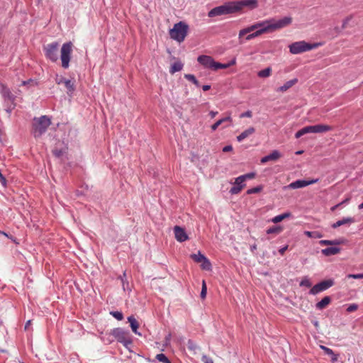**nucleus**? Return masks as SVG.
Segmentation results:
<instances>
[{"mask_svg":"<svg viewBox=\"0 0 363 363\" xmlns=\"http://www.w3.org/2000/svg\"><path fill=\"white\" fill-rule=\"evenodd\" d=\"M32 134L35 138H40L45 132V116L34 118L32 123Z\"/></svg>","mask_w":363,"mask_h":363,"instance_id":"obj_6","label":"nucleus"},{"mask_svg":"<svg viewBox=\"0 0 363 363\" xmlns=\"http://www.w3.org/2000/svg\"><path fill=\"white\" fill-rule=\"evenodd\" d=\"M354 222V219L352 218H345L342 220H338L336 223L332 225L333 228H337L342 225L352 223Z\"/></svg>","mask_w":363,"mask_h":363,"instance_id":"obj_26","label":"nucleus"},{"mask_svg":"<svg viewBox=\"0 0 363 363\" xmlns=\"http://www.w3.org/2000/svg\"><path fill=\"white\" fill-rule=\"evenodd\" d=\"M235 63H236L235 59L232 60L229 63H227V64H223V63L216 62L214 70H218V69H226L230 66L235 65Z\"/></svg>","mask_w":363,"mask_h":363,"instance_id":"obj_23","label":"nucleus"},{"mask_svg":"<svg viewBox=\"0 0 363 363\" xmlns=\"http://www.w3.org/2000/svg\"><path fill=\"white\" fill-rule=\"evenodd\" d=\"M0 92L5 99L10 100L12 99V94L10 91L9 89L3 84L0 85Z\"/></svg>","mask_w":363,"mask_h":363,"instance_id":"obj_21","label":"nucleus"},{"mask_svg":"<svg viewBox=\"0 0 363 363\" xmlns=\"http://www.w3.org/2000/svg\"><path fill=\"white\" fill-rule=\"evenodd\" d=\"M340 252V248L337 247H330L325 249H323L321 252L325 256H331L334 255H337Z\"/></svg>","mask_w":363,"mask_h":363,"instance_id":"obj_17","label":"nucleus"},{"mask_svg":"<svg viewBox=\"0 0 363 363\" xmlns=\"http://www.w3.org/2000/svg\"><path fill=\"white\" fill-rule=\"evenodd\" d=\"M225 122H232V118L230 116V113H228V115L226 117L217 121L214 124H213L211 127V130L213 131H215L218 128L219 125H220L221 124H223Z\"/></svg>","mask_w":363,"mask_h":363,"instance_id":"obj_19","label":"nucleus"},{"mask_svg":"<svg viewBox=\"0 0 363 363\" xmlns=\"http://www.w3.org/2000/svg\"><path fill=\"white\" fill-rule=\"evenodd\" d=\"M0 234H3V235H4L5 236H7V234H6V233H4V232H1V231H0Z\"/></svg>","mask_w":363,"mask_h":363,"instance_id":"obj_64","label":"nucleus"},{"mask_svg":"<svg viewBox=\"0 0 363 363\" xmlns=\"http://www.w3.org/2000/svg\"><path fill=\"white\" fill-rule=\"evenodd\" d=\"M266 28H260V29L256 30L255 32L249 34L245 38L246 40L249 41V40H252V39H253V38H255L256 37H258V36L261 35L263 33H267V30Z\"/></svg>","mask_w":363,"mask_h":363,"instance_id":"obj_22","label":"nucleus"},{"mask_svg":"<svg viewBox=\"0 0 363 363\" xmlns=\"http://www.w3.org/2000/svg\"><path fill=\"white\" fill-rule=\"evenodd\" d=\"M201 263V268L203 269H205V270H211V264L207 258H205V259L203 261H202Z\"/></svg>","mask_w":363,"mask_h":363,"instance_id":"obj_35","label":"nucleus"},{"mask_svg":"<svg viewBox=\"0 0 363 363\" xmlns=\"http://www.w3.org/2000/svg\"><path fill=\"white\" fill-rule=\"evenodd\" d=\"M255 132V129L253 127H250L243 132H242L239 135L237 136V140L238 142H242L245 138L250 137Z\"/></svg>","mask_w":363,"mask_h":363,"instance_id":"obj_16","label":"nucleus"},{"mask_svg":"<svg viewBox=\"0 0 363 363\" xmlns=\"http://www.w3.org/2000/svg\"><path fill=\"white\" fill-rule=\"evenodd\" d=\"M256 249H257V245H254L251 246V251L252 252H253Z\"/></svg>","mask_w":363,"mask_h":363,"instance_id":"obj_61","label":"nucleus"},{"mask_svg":"<svg viewBox=\"0 0 363 363\" xmlns=\"http://www.w3.org/2000/svg\"><path fill=\"white\" fill-rule=\"evenodd\" d=\"M319 243L321 245H335L341 244L342 242L338 240H322L319 242Z\"/></svg>","mask_w":363,"mask_h":363,"instance_id":"obj_31","label":"nucleus"},{"mask_svg":"<svg viewBox=\"0 0 363 363\" xmlns=\"http://www.w3.org/2000/svg\"><path fill=\"white\" fill-rule=\"evenodd\" d=\"M111 315H112L115 318L118 320H121L123 318V313L119 311H112L111 312Z\"/></svg>","mask_w":363,"mask_h":363,"instance_id":"obj_40","label":"nucleus"},{"mask_svg":"<svg viewBox=\"0 0 363 363\" xmlns=\"http://www.w3.org/2000/svg\"><path fill=\"white\" fill-rule=\"evenodd\" d=\"M333 284L334 281L332 279L324 280L313 286L311 288L310 293L312 294H317L331 287Z\"/></svg>","mask_w":363,"mask_h":363,"instance_id":"obj_8","label":"nucleus"},{"mask_svg":"<svg viewBox=\"0 0 363 363\" xmlns=\"http://www.w3.org/2000/svg\"><path fill=\"white\" fill-rule=\"evenodd\" d=\"M174 233L175 238L179 242H184L188 240V235H186L184 228L180 226L176 225L174 228Z\"/></svg>","mask_w":363,"mask_h":363,"instance_id":"obj_12","label":"nucleus"},{"mask_svg":"<svg viewBox=\"0 0 363 363\" xmlns=\"http://www.w3.org/2000/svg\"><path fill=\"white\" fill-rule=\"evenodd\" d=\"M197 60L204 67L214 70L216 61H214L212 57L208 55H200Z\"/></svg>","mask_w":363,"mask_h":363,"instance_id":"obj_10","label":"nucleus"},{"mask_svg":"<svg viewBox=\"0 0 363 363\" xmlns=\"http://www.w3.org/2000/svg\"><path fill=\"white\" fill-rule=\"evenodd\" d=\"M244 7H250V9H255L257 7V0H240L235 1H228L216 6L209 11L208 16L210 18L233 14L240 12Z\"/></svg>","mask_w":363,"mask_h":363,"instance_id":"obj_1","label":"nucleus"},{"mask_svg":"<svg viewBox=\"0 0 363 363\" xmlns=\"http://www.w3.org/2000/svg\"><path fill=\"white\" fill-rule=\"evenodd\" d=\"M298 80L297 79H294L291 80H289L284 83V84L277 89V91L280 92H285L288 89H289L291 87H292L294 84L297 83Z\"/></svg>","mask_w":363,"mask_h":363,"instance_id":"obj_18","label":"nucleus"},{"mask_svg":"<svg viewBox=\"0 0 363 363\" xmlns=\"http://www.w3.org/2000/svg\"><path fill=\"white\" fill-rule=\"evenodd\" d=\"M350 199V198H347L344 201H342L341 203H342V204L348 203Z\"/></svg>","mask_w":363,"mask_h":363,"instance_id":"obj_58","label":"nucleus"},{"mask_svg":"<svg viewBox=\"0 0 363 363\" xmlns=\"http://www.w3.org/2000/svg\"><path fill=\"white\" fill-rule=\"evenodd\" d=\"M318 44H310L305 41L295 42L289 45L290 52L294 55L300 54L318 48Z\"/></svg>","mask_w":363,"mask_h":363,"instance_id":"obj_5","label":"nucleus"},{"mask_svg":"<svg viewBox=\"0 0 363 363\" xmlns=\"http://www.w3.org/2000/svg\"><path fill=\"white\" fill-rule=\"evenodd\" d=\"M109 335L113 336L119 342L123 343L125 346L131 343L128 333L125 332L121 328H115L111 330Z\"/></svg>","mask_w":363,"mask_h":363,"instance_id":"obj_7","label":"nucleus"},{"mask_svg":"<svg viewBox=\"0 0 363 363\" xmlns=\"http://www.w3.org/2000/svg\"><path fill=\"white\" fill-rule=\"evenodd\" d=\"M318 179H311V180H308V181H306V180H296V181L289 184L285 188L293 189L303 188V187H305L306 186H308L310 184H315V183L318 182Z\"/></svg>","mask_w":363,"mask_h":363,"instance_id":"obj_9","label":"nucleus"},{"mask_svg":"<svg viewBox=\"0 0 363 363\" xmlns=\"http://www.w3.org/2000/svg\"><path fill=\"white\" fill-rule=\"evenodd\" d=\"M347 278H348V279L352 278V279H363V273L362 274H350L347 276Z\"/></svg>","mask_w":363,"mask_h":363,"instance_id":"obj_42","label":"nucleus"},{"mask_svg":"<svg viewBox=\"0 0 363 363\" xmlns=\"http://www.w3.org/2000/svg\"><path fill=\"white\" fill-rule=\"evenodd\" d=\"M198 348L197 345L192 342L191 341H189L188 342V349L189 350L195 351Z\"/></svg>","mask_w":363,"mask_h":363,"instance_id":"obj_46","label":"nucleus"},{"mask_svg":"<svg viewBox=\"0 0 363 363\" xmlns=\"http://www.w3.org/2000/svg\"><path fill=\"white\" fill-rule=\"evenodd\" d=\"M188 30L189 26L183 21H179L175 23L173 28L169 30V36L172 39L182 43L186 37Z\"/></svg>","mask_w":363,"mask_h":363,"instance_id":"obj_3","label":"nucleus"},{"mask_svg":"<svg viewBox=\"0 0 363 363\" xmlns=\"http://www.w3.org/2000/svg\"><path fill=\"white\" fill-rule=\"evenodd\" d=\"M281 157V153L278 150H273L269 155L261 159V163L264 164L269 161H276Z\"/></svg>","mask_w":363,"mask_h":363,"instance_id":"obj_13","label":"nucleus"},{"mask_svg":"<svg viewBox=\"0 0 363 363\" xmlns=\"http://www.w3.org/2000/svg\"><path fill=\"white\" fill-rule=\"evenodd\" d=\"M320 347H321V349H322V350H323L325 351V352L327 354H329V355H332V356H333V361L337 360V357H336V355L334 354L333 351L331 349H330V348H328V347H325V346H320Z\"/></svg>","mask_w":363,"mask_h":363,"instance_id":"obj_37","label":"nucleus"},{"mask_svg":"<svg viewBox=\"0 0 363 363\" xmlns=\"http://www.w3.org/2000/svg\"><path fill=\"white\" fill-rule=\"evenodd\" d=\"M36 83L33 79H29L28 81H22L21 85H26V84H30L34 85Z\"/></svg>","mask_w":363,"mask_h":363,"instance_id":"obj_50","label":"nucleus"},{"mask_svg":"<svg viewBox=\"0 0 363 363\" xmlns=\"http://www.w3.org/2000/svg\"><path fill=\"white\" fill-rule=\"evenodd\" d=\"M245 178L243 177L240 176L237 177L234 182L235 186L230 189V193L231 194H239L245 186Z\"/></svg>","mask_w":363,"mask_h":363,"instance_id":"obj_11","label":"nucleus"},{"mask_svg":"<svg viewBox=\"0 0 363 363\" xmlns=\"http://www.w3.org/2000/svg\"><path fill=\"white\" fill-rule=\"evenodd\" d=\"M128 320L130 323V325L133 332L137 335H140V333L138 332V328L139 327L138 320L133 316L128 317Z\"/></svg>","mask_w":363,"mask_h":363,"instance_id":"obj_20","label":"nucleus"},{"mask_svg":"<svg viewBox=\"0 0 363 363\" xmlns=\"http://www.w3.org/2000/svg\"><path fill=\"white\" fill-rule=\"evenodd\" d=\"M67 147L65 145H63L60 149L55 147L52 152L56 157L62 156L67 151Z\"/></svg>","mask_w":363,"mask_h":363,"instance_id":"obj_32","label":"nucleus"},{"mask_svg":"<svg viewBox=\"0 0 363 363\" xmlns=\"http://www.w3.org/2000/svg\"><path fill=\"white\" fill-rule=\"evenodd\" d=\"M73 45L71 42L64 43L60 50L61 66L63 69L69 67V62L72 53Z\"/></svg>","mask_w":363,"mask_h":363,"instance_id":"obj_4","label":"nucleus"},{"mask_svg":"<svg viewBox=\"0 0 363 363\" xmlns=\"http://www.w3.org/2000/svg\"><path fill=\"white\" fill-rule=\"evenodd\" d=\"M217 114H218V111H211L209 113V115L211 116V117L212 118H214Z\"/></svg>","mask_w":363,"mask_h":363,"instance_id":"obj_55","label":"nucleus"},{"mask_svg":"<svg viewBox=\"0 0 363 363\" xmlns=\"http://www.w3.org/2000/svg\"><path fill=\"white\" fill-rule=\"evenodd\" d=\"M312 128V133H325L328 131H330L333 129V128L328 125L324 124H318L315 125H311Z\"/></svg>","mask_w":363,"mask_h":363,"instance_id":"obj_14","label":"nucleus"},{"mask_svg":"<svg viewBox=\"0 0 363 363\" xmlns=\"http://www.w3.org/2000/svg\"><path fill=\"white\" fill-rule=\"evenodd\" d=\"M56 81H57V83L59 84H64L65 86L67 88L68 92L72 93L74 91V82H72L71 80L66 79L61 77L60 79H57Z\"/></svg>","mask_w":363,"mask_h":363,"instance_id":"obj_15","label":"nucleus"},{"mask_svg":"<svg viewBox=\"0 0 363 363\" xmlns=\"http://www.w3.org/2000/svg\"><path fill=\"white\" fill-rule=\"evenodd\" d=\"M156 359L162 363H171L169 359L162 353L156 355Z\"/></svg>","mask_w":363,"mask_h":363,"instance_id":"obj_34","label":"nucleus"},{"mask_svg":"<svg viewBox=\"0 0 363 363\" xmlns=\"http://www.w3.org/2000/svg\"><path fill=\"white\" fill-rule=\"evenodd\" d=\"M263 189L262 186H258L252 189H250L247 191V194H257L259 193Z\"/></svg>","mask_w":363,"mask_h":363,"instance_id":"obj_38","label":"nucleus"},{"mask_svg":"<svg viewBox=\"0 0 363 363\" xmlns=\"http://www.w3.org/2000/svg\"><path fill=\"white\" fill-rule=\"evenodd\" d=\"M252 116V113L251 111H247L241 113V115H240V118H245V117L251 118Z\"/></svg>","mask_w":363,"mask_h":363,"instance_id":"obj_47","label":"nucleus"},{"mask_svg":"<svg viewBox=\"0 0 363 363\" xmlns=\"http://www.w3.org/2000/svg\"><path fill=\"white\" fill-rule=\"evenodd\" d=\"M331 301V298L329 296H325L320 301L316 303V308L318 309H323L327 307Z\"/></svg>","mask_w":363,"mask_h":363,"instance_id":"obj_24","label":"nucleus"},{"mask_svg":"<svg viewBox=\"0 0 363 363\" xmlns=\"http://www.w3.org/2000/svg\"><path fill=\"white\" fill-rule=\"evenodd\" d=\"M50 124V120L47 118V123L46 125L48 126Z\"/></svg>","mask_w":363,"mask_h":363,"instance_id":"obj_62","label":"nucleus"},{"mask_svg":"<svg viewBox=\"0 0 363 363\" xmlns=\"http://www.w3.org/2000/svg\"><path fill=\"white\" fill-rule=\"evenodd\" d=\"M233 150V147L232 145H226L223 148V152H230Z\"/></svg>","mask_w":363,"mask_h":363,"instance_id":"obj_51","label":"nucleus"},{"mask_svg":"<svg viewBox=\"0 0 363 363\" xmlns=\"http://www.w3.org/2000/svg\"><path fill=\"white\" fill-rule=\"evenodd\" d=\"M291 214L289 212H286L283 214L278 215L272 219V222H273L274 223H278L279 222H281L284 219L289 218L291 216Z\"/></svg>","mask_w":363,"mask_h":363,"instance_id":"obj_27","label":"nucleus"},{"mask_svg":"<svg viewBox=\"0 0 363 363\" xmlns=\"http://www.w3.org/2000/svg\"><path fill=\"white\" fill-rule=\"evenodd\" d=\"M49 57L50 58L51 60L52 61H56L57 60V57H52L50 54L49 55Z\"/></svg>","mask_w":363,"mask_h":363,"instance_id":"obj_59","label":"nucleus"},{"mask_svg":"<svg viewBox=\"0 0 363 363\" xmlns=\"http://www.w3.org/2000/svg\"><path fill=\"white\" fill-rule=\"evenodd\" d=\"M359 209H362L363 208V202L359 206Z\"/></svg>","mask_w":363,"mask_h":363,"instance_id":"obj_63","label":"nucleus"},{"mask_svg":"<svg viewBox=\"0 0 363 363\" xmlns=\"http://www.w3.org/2000/svg\"><path fill=\"white\" fill-rule=\"evenodd\" d=\"M30 323H31V320H28V321L26 323V325H25V329H26V330H28V326L30 325Z\"/></svg>","mask_w":363,"mask_h":363,"instance_id":"obj_57","label":"nucleus"},{"mask_svg":"<svg viewBox=\"0 0 363 363\" xmlns=\"http://www.w3.org/2000/svg\"><path fill=\"white\" fill-rule=\"evenodd\" d=\"M202 360L204 362V363H213V359L206 355L203 356Z\"/></svg>","mask_w":363,"mask_h":363,"instance_id":"obj_49","label":"nucleus"},{"mask_svg":"<svg viewBox=\"0 0 363 363\" xmlns=\"http://www.w3.org/2000/svg\"><path fill=\"white\" fill-rule=\"evenodd\" d=\"M358 309V305L356 304V303H352V304H350L347 308V311L348 313H352V312H354L355 311H357Z\"/></svg>","mask_w":363,"mask_h":363,"instance_id":"obj_41","label":"nucleus"},{"mask_svg":"<svg viewBox=\"0 0 363 363\" xmlns=\"http://www.w3.org/2000/svg\"><path fill=\"white\" fill-rule=\"evenodd\" d=\"M57 46H58V44L57 43L50 44V45H49V48L47 49V51L49 52H51L52 50H56Z\"/></svg>","mask_w":363,"mask_h":363,"instance_id":"obj_48","label":"nucleus"},{"mask_svg":"<svg viewBox=\"0 0 363 363\" xmlns=\"http://www.w3.org/2000/svg\"><path fill=\"white\" fill-rule=\"evenodd\" d=\"M184 65L181 62H175L170 67L169 72L173 74L177 72H179L182 69Z\"/></svg>","mask_w":363,"mask_h":363,"instance_id":"obj_28","label":"nucleus"},{"mask_svg":"<svg viewBox=\"0 0 363 363\" xmlns=\"http://www.w3.org/2000/svg\"><path fill=\"white\" fill-rule=\"evenodd\" d=\"M194 84L198 87L200 86L199 82L197 79L194 82Z\"/></svg>","mask_w":363,"mask_h":363,"instance_id":"obj_60","label":"nucleus"},{"mask_svg":"<svg viewBox=\"0 0 363 363\" xmlns=\"http://www.w3.org/2000/svg\"><path fill=\"white\" fill-rule=\"evenodd\" d=\"M292 23L291 17H284L281 19L276 21L275 19H269L267 21H264L262 22H257L250 26H248L244 29L240 30L238 37L241 38L242 36L252 32L255 30H259L260 28H267V33L272 32L276 30H279L283 28H285L289 26Z\"/></svg>","mask_w":363,"mask_h":363,"instance_id":"obj_2","label":"nucleus"},{"mask_svg":"<svg viewBox=\"0 0 363 363\" xmlns=\"http://www.w3.org/2000/svg\"><path fill=\"white\" fill-rule=\"evenodd\" d=\"M184 78L186 79L187 80L191 82L193 84H194V82L196 80V78L195 77V76L194 74H185Z\"/></svg>","mask_w":363,"mask_h":363,"instance_id":"obj_44","label":"nucleus"},{"mask_svg":"<svg viewBox=\"0 0 363 363\" xmlns=\"http://www.w3.org/2000/svg\"><path fill=\"white\" fill-rule=\"evenodd\" d=\"M191 258L198 263H201L202 261L206 258L203 255H202L200 252L198 254H193L191 255Z\"/></svg>","mask_w":363,"mask_h":363,"instance_id":"obj_33","label":"nucleus"},{"mask_svg":"<svg viewBox=\"0 0 363 363\" xmlns=\"http://www.w3.org/2000/svg\"><path fill=\"white\" fill-rule=\"evenodd\" d=\"M300 286H306V287H311V281L308 279H303L301 283H300Z\"/></svg>","mask_w":363,"mask_h":363,"instance_id":"obj_45","label":"nucleus"},{"mask_svg":"<svg viewBox=\"0 0 363 363\" xmlns=\"http://www.w3.org/2000/svg\"><path fill=\"white\" fill-rule=\"evenodd\" d=\"M211 89V86L210 85H203L202 86V89L204 91H206L208 90H209Z\"/></svg>","mask_w":363,"mask_h":363,"instance_id":"obj_56","label":"nucleus"},{"mask_svg":"<svg viewBox=\"0 0 363 363\" xmlns=\"http://www.w3.org/2000/svg\"><path fill=\"white\" fill-rule=\"evenodd\" d=\"M206 294H207V286H206V281L203 280L202 281V289H201V298L202 299H204L206 297Z\"/></svg>","mask_w":363,"mask_h":363,"instance_id":"obj_39","label":"nucleus"},{"mask_svg":"<svg viewBox=\"0 0 363 363\" xmlns=\"http://www.w3.org/2000/svg\"><path fill=\"white\" fill-rule=\"evenodd\" d=\"M341 205H342V203H340L334 206H333L330 210L331 211H335L337 208H339Z\"/></svg>","mask_w":363,"mask_h":363,"instance_id":"obj_54","label":"nucleus"},{"mask_svg":"<svg viewBox=\"0 0 363 363\" xmlns=\"http://www.w3.org/2000/svg\"><path fill=\"white\" fill-rule=\"evenodd\" d=\"M304 233L309 238H320L322 237V234L318 232L305 231Z\"/></svg>","mask_w":363,"mask_h":363,"instance_id":"obj_36","label":"nucleus"},{"mask_svg":"<svg viewBox=\"0 0 363 363\" xmlns=\"http://www.w3.org/2000/svg\"><path fill=\"white\" fill-rule=\"evenodd\" d=\"M241 176L245 178V181H246L247 179H254L255 177V173L250 172V173H247V174H243Z\"/></svg>","mask_w":363,"mask_h":363,"instance_id":"obj_43","label":"nucleus"},{"mask_svg":"<svg viewBox=\"0 0 363 363\" xmlns=\"http://www.w3.org/2000/svg\"><path fill=\"white\" fill-rule=\"evenodd\" d=\"M283 231V228L281 226H272L269 228H268L266 231L267 234H274V235H279Z\"/></svg>","mask_w":363,"mask_h":363,"instance_id":"obj_29","label":"nucleus"},{"mask_svg":"<svg viewBox=\"0 0 363 363\" xmlns=\"http://www.w3.org/2000/svg\"><path fill=\"white\" fill-rule=\"evenodd\" d=\"M351 18L350 17H347V18H345L343 21V23H342V28H345L346 26H347V24L348 23V22L350 21Z\"/></svg>","mask_w":363,"mask_h":363,"instance_id":"obj_53","label":"nucleus"},{"mask_svg":"<svg viewBox=\"0 0 363 363\" xmlns=\"http://www.w3.org/2000/svg\"><path fill=\"white\" fill-rule=\"evenodd\" d=\"M307 133H312L311 125L306 126V127L301 128V130H299L298 131H297L295 134V137H296V138H299L301 136H303V135L307 134Z\"/></svg>","mask_w":363,"mask_h":363,"instance_id":"obj_25","label":"nucleus"},{"mask_svg":"<svg viewBox=\"0 0 363 363\" xmlns=\"http://www.w3.org/2000/svg\"><path fill=\"white\" fill-rule=\"evenodd\" d=\"M288 249V245H285L284 247L280 248L279 250V252L281 255H284L285 252Z\"/></svg>","mask_w":363,"mask_h":363,"instance_id":"obj_52","label":"nucleus"},{"mask_svg":"<svg viewBox=\"0 0 363 363\" xmlns=\"http://www.w3.org/2000/svg\"><path fill=\"white\" fill-rule=\"evenodd\" d=\"M272 68L267 67L266 69H264L262 70H260L257 73V76L261 78H267L269 77L272 74Z\"/></svg>","mask_w":363,"mask_h":363,"instance_id":"obj_30","label":"nucleus"}]
</instances>
